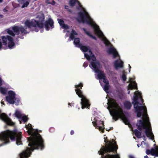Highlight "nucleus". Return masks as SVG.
<instances>
[{
  "label": "nucleus",
  "mask_w": 158,
  "mask_h": 158,
  "mask_svg": "<svg viewBox=\"0 0 158 158\" xmlns=\"http://www.w3.org/2000/svg\"><path fill=\"white\" fill-rule=\"evenodd\" d=\"M104 78V79H102L103 80V82L106 83V84H109V82L106 79V77H105Z\"/></svg>",
  "instance_id": "43"
},
{
  "label": "nucleus",
  "mask_w": 158,
  "mask_h": 158,
  "mask_svg": "<svg viewBox=\"0 0 158 158\" xmlns=\"http://www.w3.org/2000/svg\"><path fill=\"white\" fill-rule=\"evenodd\" d=\"M123 74L122 76V78L123 79V80L125 81L127 79V77L126 75V73L125 72V71L123 70Z\"/></svg>",
  "instance_id": "34"
},
{
  "label": "nucleus",
  "mask_w": 158,
  "mask_h": 158,
  "mask_svg": "<svg viewBox=\"0 0 158 158\" xmlns=\"http://www.w3.org/2000/svg\"><path fill=\"white\" fill-rule=\"evenodd\" d=\"M71 34H73V35H77V34L76 31L73 29H72V33Z\"/></svg>",
  "instance_id": "47"
},
{
  "label": "nucleus",
  "mask_w": 158,
  "mask_h": 158,
  "mask_svg": "<svg viewBox=\"0 0 158 158\" xmlns=\"http://www.w3.org/2000/svg\"><path fill=\"white\" fill-rule=\"evenodd\" d=\"M107 52L109 54H112L114 58H115L118 56H119L116 49L113 47L109 48Z\"/></svg>",
  "instance_id": "14"
},
{
  "label": "nucleus",
  "mask_w": 158,
  "mask_h": 158,
  "mask_svg": "<svg viewBox=\"0 0 158 158\" xmlns=\"http://www.w3.org/2000/svg\"><path fill=\"white\" fill-rule=\"evenodd\" d=\"M22 132L16 129L12 131L7 130L0 134V140L3 141L5 143H9V139L12 140H16V143L18 145L22 144Z\"/></svg>",
  "instance_id": "4"
},
{
  "label": "nucleus",
  "mask_w": 158,
  "mask_h": 158,
  "mask_svg": "<svg viewBox=\"0 0 158 158\" xmlns=\"http://www.w3.org/2000/svg\"><path fill=\"white\" fill-rule=\"evenodd\" d=\"M108 100L109 107L112 109L114 108L111 113L113 119L116 121L120 118L122 119L125 124H129V121L125 116L123 110L120 107L116 101L111 98H110Z\"/></svg>",
  "instance_id": "3"
},
{
  "label": "nucleus",
  "mask_w": 158,
  "mask_h": 158,
  "mask_svg": "<svg viewBox=\"0 0 158 158\" xmlns=\"http://www.w3.org/2000/svg\"><path fill=\"white\" fill-rule=\"evenodd\" d=\"M83 30L85 33L89 37L95 40H97V38L96 37L93 36L89 32L87 31L85 28H83Z\"/></svg>",
  "instance_id": "27"
},
{
  "label": "nucleus",
  "mask_w": 158,
  "mask_h": 158,
  "mask_svg": "<svg viewBox=\"0 0 158 158\" xmlns=\"http://www.w3.org/2000/svg\"><path fill=\"white\" fill-rule=\"evenodd\" d=\"M83 86V84L81 83H80L78 85H76L75 86V87L77 88L75 89V91L78 97L81 98V105L82 108L83 109L86 108L89 109L90 106L89 101L83 95L82 92L81 90L78 88H80V89H81Z\"/></svg>",
  "instance_id": "7"
},
{
  "label": "nucleus",
  "mask_w": 158,
  "mask_h": 158,
  "mask_svg": "<svg viewBox=\"0 0 158 158\" xmlns=\"http://www.w3.org/2000/svg\"><path fill=\"white\" fill-rule=\"evenodd\" d=\"M2 45H3L2 41V39L1 38V39H0V49L2 48Z\"/></svg>",
  "instance_id": "48"
},
{
  "label": "nucleus",
  "mask_w": 158,
  "mask_h": 158,
  "mask_svg": "<svg viewBox=\"0 0 158 158\" xmlns=\"http://www.w3.org/2000/svg\"><path fill=\"white\" fill-rule=\"evenodd\" d=\"M97 128L100 131H101L102 133H104L105 129L104 127H103L102 126H98V127Z\"/></svg>",
  "instance_id": "38"
},
{
  "label": "nucleus",
  "mask_w": 158,
  "mask_h": 158,
  "mask_svg": "<svg viewBox=\"0 0 158 158\" xmlns=\"http://www.w3.org/2000/svg\"><path fill=\"white\" fill-rule=\"evenodd\" d=\"M74 35L73 34H70L69 38L71 39V40H73L74 39Z\"/></svg>",
  "instance_id": "46"
},
{
  "label": "nucleus",
  "mask_w": 158,
  "mask_h": 158,
  "mask_svg": "<svg viewBox=\"0 0 158 158\" xmlns=\"http://www.w3.org/2000/svg\"><path fill=\"white\" fill-rule=\"evenodd\" d=\"M88 66V64L87 63L84 62L83 64V66L84 67H86Z\"/></svg>",
  "instance_id": "51"
},
{
  "label": "nucleus",
  "mask_w": 158,
  "mask_h": 158,
  "mask_svg": "<svg viewBox=\"0 0 158 158\" xmlns=\"http://www.w3.org/2000/svg\"><path fill=\"white\" fill-rule=\"evenodd\" d=\"M79 48H80L81 50L84 52H87L89 48L88 46H83L82 44Z\"/></svg>",
  "instance_id": "28"
},
{
  "label": "nucleus",
  "mask_w": 158,
  "mask_h": 158,
  "mask_svg": "<svg viewBox=\"0 0 158 158\" xmlns=\"http://www.w3.org/2000/svg\"><path fill=\"white\" fill-rule=\"evenodd\" d=\"M90 64L92 67L94 68L95 72L98 71L99 67L100 66V63L98 61H92L90 63Z\"/></svg>",
  "instance_id": "16"
},
{
  "label": "nucleus",
  "mask_w": 158,
  "mask_h": 158,
  "mask_svg": "<svg viewBox=\"0 0 158 158\" xmlns=\"http://www.w3.org/2000/svg\"><path fill=\"white\" fill-rule=\"evenodd\" d=\"M3 11L4 12H7L8 11V10H6V9H3Z\"/></svg>",
  "instance_id": "57"
},
{
  "label": "nucleus",
  "mask_w": 158,
  "mask_h": 158,
  "mask_svg": "<svg viewBox=\"0 0 158 158\" xmlns=\"http://www.w3.org/2000/svg\"><path fill=\"white\" fill-rule=\"evenodd\" d=\"M137 146H138V148H139V144H137Z\"/></svg>",
  "instance_id": "64"
},
{
  "label": "nucleus",
  "mask_w": 158,
  "mask_h": 158,
  "mask_svg": "<svg viewBox=\"0 0 158 158\" xmlns=\"http://www.w3.org/2000/svg\"><path fill=\"white\" fill-rule=\"evenodd\" d=\"M113 127H111L110 128V129H109L108 130H107V129H106V130L108 131H109L110 130H112L113 129Z\"/></svg>",
  "instance_id": "55"
},
{
  "label": "nucleus",
  "mask_w": 158,
  "mask_h": 158,
  "mask_svg": "<svg viewBox=\"0 0 158 158\" xmlns=\"http://www.w3.org/2000/svg\"><path fill=\"white\" fill-rule=\"evenodd\" d=\"M15 104L16 105H18L19 104V100L18 98H15Z\"/></svg>",
  "instance_id": "42"
},
{
  "label": "nucleus",
  "mask_w": 158,
  "mask_h": 158,
  "mask_svg": "<svg viewBox=\"0 0 158 158\" xmlns=\"http://www.w3.org/2000/svg\"><path fill=\"white\" fill-rule=\"evenodd\" d=\"M109 84H106L104 87V91L106 93H107V91L109 89Z\"/></svg>",
  "instance_id": "36"
},
{
  "label": "nucleus",
  "mask_w": 158,
  "mask_h": 158,
  "mask_svg": "<svg viewBox=\"0 0 158 158\" xmlns=\"http://www.w3.org/2000/svg\"><path fill=\"white\" fill-rule=\"evenodd\" d=\"M107 137H106L104 141L106 143H109L106 144L104 147H103L101 148L100 150L98 152L99 155H103L105 153H110L111 152H115L117 153L118 146L116 144V142H114V139H112V142L110 141L107 140Z\"/></svg>",
  "instance_id": "6"
},
{
  "label": "nucleus",
  "mask_w": 158,
  "mask_h": 158,
  "mask_svg": "<svg viewBox=\"0 0 158 158\" xmlns=\"http://www.w3.org/2000/svg\"><path fill=\"white\" fill-rule=\"evenodd\" d=\"M84 56H85V57L86 58V59L88 60H89L91 59L92 56H89L87 53H85L84 54Z\"/></svg>",
  "instance_id": "39"
},
{
  "label": "nucleus",
  "mask_w": 158,
  "mask_h": 158,
  "mask_svg": "<svg viewBox=\"0 0 158 158\" xmlns=\"http://www.w3.org/2000/svg\"><path fill=\"white\" fill-rule=\"evenodd\" d=\"M130 158H134L132 156H130Z\"/></svg>",
  "instance_id": "61"
},
{
  "label": "nucleus",
  "mask_w": 158,
  "mask_h": 158,
  "mask_svg": "<svg viewBox=\"0 0 158 158\" xmlns=\"http://www.w3.org/2000/svg\"><path fill=\"white\" fill-rule=\"evenodd\" d=\"M2 39L3 45L6 46L8 41V47L10 49H12L15 45L13 39L10 36L8 35L2 36L1 37Z\"/></svg>",
  "instance_id": "9"
},
{
  "label": "nucleus",
  "mask_w": 158,
  "mask_h": 158,
  "mask_svg": "<svg viewBox=\"0 0 158 158\" xmlns=\"http://www.w3.org/2000/svg\"><path fill=\"white\" fill-rule=\"evenodd\" d=\"M92 123L94 126L96 128H97L98 127V123L95 121H93Z\"/></svg>",
  "instance_id": "44"
},
{
  "label": "nucleus",
  "mask_w": 158,
  "mask_h": 158,
  "mask_svg": "<svg viewBox=\"0 0 158 158\" xmlns=\"http://www.w3.org/2000/svg\"><path fill=\"white\" fill-rule=\"evenodd\" d=\"M134 133L135 136L138 138H141L142 137L141 132L137 129H135Z\"/></svg>",
  "instance_id": "26"
},
{
  "label": "nucleus",
  "mask_w": 158,
  "mask_h": 158,
  "mask_svg": "<svg viewBox=\"0 0 158 158\" xmlns=\"http://www.w3.org/2000/svg\"><path fill=\"white\" fill-rule=\"evenodd\" d=\"M3 17V16L2 15H0V18H2Z\"/></svg>",
  "instance_id": "58"
},
{
  "label": "nucleus",
  "mask_w": 158,
  "mask_h": 158,
  "mask_svg": "<svg viewBox=\"0 0 158 158\" xmlns=\"http://www.w3.org/2000/svg\"><path fill=\"white\" fill-rule=\"evenodd\" d=\"M123 63L122 61L118 62V60H117L114 62V66L116 69L118 68H122L123 66Z\"/></svg>",
  "instance_id": "18"
},
{
  "label": "nucleus",
  "mask_w": 158,
  "mask_h": 158,
  "mask_svg": "<svg viewBox=\"0 0 158 158\" xmlns=\"http://www.w3.org/2000/svg\"><path fill=\"white\" fill-rule=\"evenodd\" d=\"M77 0H70L69 4L70 6H73L75 5L76 2Z\"/></svg>",
  "instance_id": "35"
},
{
  "label": "nucleus",
  "mask_w": 158,
  "mask_h": 158,
  "mask_svg": "<svg viewBox=\"0 0 158 158\" xmlns=\"http://www.w3.org/2000/svg\"><path fill=\"white\" fill-rule=\"evenodd\" d=\"M2 111L0 110V119L4 121L8 125L13 126L15 123L11 121L7 115L5 113H1Z\"/></svg>",
  "instance_id": "10"
},
{
  "label": "nucleus",
  "mask_w": 158,
  "mask_h": 158,
  "mask_svg": "<svg viewBox=\"0 0 158 158\" xmlns=\"http://www.w3.org/2000/svg\"><path fill=\"white\" fill-rule=\"evenodd\" d=\"M2 80L1 78H0V86L2 85Z\"/></svg>",
  "instance_id": "54"
},
{
  "label": "nucleus",
  "mask_w": 158,
  "mask_h": 158,
  "mask_svg": "<svg viewBox=\"0 0 158 158\" xmlns=\"http://www.w3.org/2000/svg\"><path fill=\"white\" fill-rule=\"evenodd\" d=\"M15 116L18 118H20L22 117V115L20 112L16 110L15 113Z\"/></svg>",
  "instance_id": "32"
},
{
  "label": "nucleus",
  "mask_w": 158,
  "mask_h": 158,
  "mask_svg": "<svg viewBox=\"0 0 158 158\" xmlns=\"http://www.w3.org/2000/svg\"><path fill=\"white\" fill-rule=\"evenodd\" d=\"M44 15L43 14L41 15L39 17V21H36L33 19L31 20L27 19L24 22L25 26L29 29H32L33 31L36 32H38L39 29L42 28L44 26V24L42 22L44 21Z\"/></svg>",
  "instance_id": "5"
},
{
  "label": "nucleus",
  "mask_w": 158,
  "mask_h": 158,
  "mask_svg": "<svg viewBox=\"0 0 158 158\" xmlns=\"http://www.w3.org/2000/svg\"><path fill=\"white\" fill-rule=\"evenodd\" d=\"M96 73H98V76L100 79H104V78L106 77L105 74L102 71L99 70Z\"/></svg>",
  "instance_id": "19"
},
{
  "label": "nucleus",
  "mask_w": 158,
  "mask_h": 158,
  "mask_svg": "<svg viewBox=\"0 0 158 158\" xmlns=\"http://www.w3.org/2000/svg\"><path fill=\"white\" fill-rule=\"evenodd\" d=\"M136 95H135L134 96L133 98V99L132 102L133 101V99H134V97L135 96H136ZM137 96H138V102H139V103L141 104V105H140L139 104H138V106H145L144 103H143V102H144V100H143V99L142 98V96H141L140 95L139 97V96L138 95H137Z\"/></svg>",
  "instance_id": "22"
},
{
  "label": "nucleus",
  "mask_w": 158,
  "mask_h": 158,
  "mask_svg": "<svg viewBox=\"0 0 158 158\" xmlns=\"http://www.w3.org/2000/svg\"><path fill=\"white\" fill-rule=\"evenodd\" d=\"M54 22L53 20L51 18H49L48 20L45 21L44 25L45 26L46 30L47 31H49L50 29V27L52 28L54 27L53 25Z\"/></svg>",
  "instance_id": "13"
},
{
  "label": "nucleus",
  "mask_w": 158,
  "mask_h": 158,
  "mask_svg": "<svg viewBox=\"0 0 158 158\" xmlns=\"http://www.w3.org/2000/svg\"><path fill=\"white\" fill-rule=\"evenodd\" d=\"M130 91H128V94H130Z\"/></svg>",
  "instance_id": "63"
},
{
  "label": "nucleus",
  "mask_w": 158,
  "mask_h": 158,
  "mask_svg": "<svg viewBox=\"0 0 158 158\" xmlns=\"http://www.w3.org/2000/svg\"><path fill=\"white\" fill-rule=\"evenodd\" d=\"M79 19L78 21L83 23H86L91 27H94L95 22L86 11L80 12L78 13Z\"/></svg>",
  "instance_id": "8"
},
{
  "label": "nucleus",
  "mask_w": 158,
  "mask_h": 158,
  "mask_svg": "<svg viewBox=\"0 0 158 158\" xmlns=\"http://www.w3.org/2000/svg\"><path fill=\"white\" fill-rule=\"evenodd\" d=\"M80 39L79 38H76L74 39L73 43L77 47H79L81 44L80 43Z\"/></svg>",
  "instance_id": "24"
},
{
  "label": "nucleus",
  "mask_w": 158,
  "mask_h": 158,
  "mask_svg": "<svg viewBox=\"0 0 158 158\" xmlns=\"http://www.w3.org/2000/svg\"><path fill=\"white\" fill-rule=\"evenodd\" d=\"M138 96H135L134 98L132 104L134 105L135 109V113L137 114V117H141V119L137 121L136 125L138 129L141 131L143 129H145V133L146 136L150 139L154 140V136L152 131L151 124L149 122V118L147 113V109L146 106H138V104L141 105L138 101Z\"/></svg>",
  "instance_id": "1"
},
{
  "label": "nucleus",
  "mask_w": 158,
  "mask_h": 158,
  "mask_svg": "<svg viewBox=\"0 0 158 158\" xmlns=\"http://www.w3.org/2000/svg\"><path fill=\"white\" fill-rule=\"evenodd\" d=\"M89 52H90L91 54H92V52L91 50H89Z\"/></svg>",
  "instance_id": "62"
},
{
  "label": "nucleus",
  "mask_w": 158,
  "mask_h": 158,
  "mask_svg": "<svg viewBox=\"0 0 158 158\" xmlns=\"http://www.w3.org/2000/svg\"><path fill=\"white\" fill-rule=\"evenodd\" d=\"M7 32L8 34L13 37H14L15 35V34L12 30H7Z\"/></svg>",
  "instance_id": "37"
},
{
  "label": "nucleus",
  "mask_w": 158,
  "mask_h": 158,
  "mask_svg": "<svg viewBox=\"0 0 158 158\" xmlns=\"http://www.w3.org/2000/svg\"><path fill=\"white\" fill-rule=\"evenodd\" d=\"M137 89V85L135 81H134L133 83L130 84L128 86V90H132L133 89Z\"/></svg>",
  "instance_id": "20"
},
{
  "label": "nucleus",
  "mask_w": 158,
  "mask_h": 158,
  "mask_svg": "<svg viewBox=\"0 0 158 158\" xmlns=\"http://www.w3.org/2000/svg\"><path fill=\"white\" fill-rule=\"evenodd\" d=\"M58 21L60 26L64 29L68 28V26L64 24V21L62 19H58Z\"/></svg>",
  "instance_id": "23"
},
{
  "label": "nucleus",
  "mask_w": 158,
  "mask_h": 158,
  "mask_svg": "<svg viewBox=\"0 0 158 158\" xmlns=\"http://www.w3.org/2000/svg\"><path fill=\"white\" fill-rule=\"evenodd\" d=\"M129 72H130V70H131L130 69H131V66H130V65L129 64Z\"/></svg>",
  "instance_id": "56"
},
{
  "label": "nucleus",
  "mask_w": 158,
  "mask_h": 158,
  "mask_svg": "<svg viewBox=\"0 0 158 158\" xmlns=\"http://www.w3.org/2000/svg\"><path fill=\"white\" fill-rule=\"evenodd\" d=\"M21 118H22V120L24 122V123L27 122L28 120V118L27 116L25 115H24L23 116H22Z\"/></svg>",
  "instance_id": "33"
},
{
  "label": "nucleus",
  "mask_w": 158,
  "mask_h": 158,
  "mask_svg": "<svg viewBox=\"0 0 158 158\" xmlns=\"http://www.w3.org/2000/svg\"><path fill=\"white\" fill-rule=\"evenodd\" d=\"M26 28L25 29L23 26L19 27V32L20 31L21 34L22 35H24L28 33L26 30Z\"/></svg>",
  "instance_id": "25"
},
{
  "label": "nucleus",
  "mask_w": 158,
  "mask_h": 158,
  "mask_svg": "<svg viewBox=\"0 0 158 158\" xmlns=\"http://www.w3.org/2000/svg\"><path fill=\"white\" fill-rule=\"evenodd\" d=\"M25 127L27 130V132L31 135L28 138L27 141L29 143L28 145L30 148L27 147V149L20 154V158H27L30 155L31 151H33L35 149L42 150L44 147V141L41 135L38 133V130L33 132L32 126L30 123L26 125Z\"/></svg>",
  "instance_id": "2"
},
{
  "label": "nucleus",
  "mask_w": 158,
  "mask_h": 158,
  "mask_svg": "<svg viewBox=\"0 0 158 158\" xmlns=\"http://www.w3.org/2000/svg\"><path fill=\"white\" fill-rule=\"evenodd\" d=\"M143 140H144V141H146V138L145 137V136L143 135Z\"/></svg>",
  "instance_id": "53"
},
{
  "label": "nucleus",
  "mask_w": 158,
  "mask_h": 158,
  "mask_svg": "<svg viewBox=\"0 0 158 158\" xmlns=\"http://www.w3.org/2000/svg\"><path fill=\"white\" fill-rule=\"evenodd\" d=\"M0 90L1 93L3 94H6L7 92V89L6 88L1 87L0 88Z\"/></svg>",
  "instance_id": "31"
},
{
  "label": "nucleus",
  "mask_w": 158,
  "mask_h": 158,
  "mask_svg": "<svg viewBox=\"0 0 158 158\" xmlns=\"http://www.w3.org/2000/svg\"><path fill=\"white\" fill-rule=\"evenodd\" d=\"M8 95L6 97V99L7 102L10 104H14L15 102V94L14 92L10 90L8 92Z\"/></svg>",
  "instance_id": "11"
},
{
  "label": "nucleus",
  "mask_w": 158,
  "mask_h": 158,
  "mask_svg": "<svg viewBox=\"0 0 158 158\" xmlns=\"http://www.w3.org/2000/svg\"><path fill=\"white\" fill-rule=\"evenodd\" d=\"M74 131L73 130H71L70 131V134L71 135H72L74 134Z\"/></svg>",
  "instance_id": "52"
},
{
  "label": "nucleus",
  "mask_w": 158,
  "mask_h": 158,
  "mask_svg": "<svg viewBox=\"0 0 158 158\" xmlns=\"http://www.w3.org/2000/svg\"><path fill=\"white\" fill-rule=\"evenodd\" d=\"M19 27L15 26L12 27V29L14 32L15 33L16 35H19Z\"/></svg>",
  "instance_id": "29"
},
{
  "label": "nucleus",
  "mask_w": 158,
  "mask_h": 158,
  "mask_svg": "<svg viewBox=\"0 0 158 158\" xmlns=\"http://www.w3.org/2000/svg\"><path fill=\"white\" fill-rule=\"evenodd\" d=\"M49 0H47V3L48 4H51L52 5H54L55 4L56 2L54 0H52L51 2L49 1Z\"/></svg>",
  "instance_id": "41"
},
{
  "label": "nucleus",
  "mask_w": 158,
  "mask_h": 158,
  "mask_svg": "<svg viewBox=\"0 0 158 158\" xmlns=\"http://www.w3.org/2000/svg\"><path fill=\"white\" fill-rule=\"evenodd\" d=\"M54 131V128H53V127L50 128L49 129V131L51 132H53Z\"/></svg>",
  "instance_id": "50"
},
{
  "label": "nucleus",
  "mask_w": 158,
  "mask_h": 158,
  "mask_svg": "<svg viewBox=\"0 0 158 158\" xmlns=\"http://www.w3.org/2000/svg\"><path fill=\"white\" fill-rule=\"evenodd\" d=\"M69 6H65V9H67Z\"/></svg>",
  "instance_id": "59"
},
{
  "label": "nucleus",
  "mask_w": 158,
  "mask_h": 158,
  "mask_svg": "<svg viewBox=\"0 0 158 158\" xmlns=\"http://www.w3.org/2000/svg\"><path fill=\"white\" fill-rule=\"evenodd\" d=\"M104 43L105 44L106 46H109L110 44V42L107 40L106 38H105L104 40Z\"/></svg>",
  "instance_id": "40"
},
{
  "label": "nucleus",
  "mask_w": 158,
  "mask_h": 158,
  "mask_svg": "<svg viewBox=\"0 0 158 158\" xmlns=\"http://www.w3.org/2000/svg\"><path fill=\"white\" fill-rule=\"evenodd\" d=\"M123 105L125 108L127 110H130L132 106L131 102L128 101H125L123 103Z\"/></svg>",
  "instance_id": "21"
},
{
  "label": "nucleus",
  "mask_w": 158,
  "mask_h": 158,
  "mask_svg": "<svg viewBox=\"0 0 158 158\" xmlns=\"http://www.w3.org/2000/svg\"><path fill=\"white\" fill-rule=\"evenodd\" d=\"M20 4H22V8L27 7L29 5L30 0H17Z\"/></svg>",
  "instance_id": "17"
},
{
  "label": "nucleus",
  "mask_w": 158,
  "mask_h": 158,
  "mask_svg": "<svg viewBox=\"0 0 158 158\" xmlns=\"http://www.w3.org/2000/svg\"><path fill=\"white\" fill-rule=\"evenodd\" d=\"M105 158H120L118 155H110L107 154L105 156Z\"/></svg>",
  "instance_id": "30"
},
{
  "label": "nucleus",
  "mask_w": 158,
  "mask_h": 158,
  "mask_svg": "<svg viewBox=\"0 0 158 158\" xmlns=\"http://www.w3.org/2000/svg\"><path fill=\"white\" fill-rule=\"evenodd\" d=\"M94 31L95 34L97 35L98 37L101 38L104 36L102 32L100 30L98 27H94Z\"/></svg>",
  "instance_id": "15"
},
{
  "label": "nucleus",
  "mask_w": 158,
  "mask_h": 158,
  "mask_svg": "<svg viewBox=\"0 0 158 158\" xmlns=\"http://www.w3.org/2000/svg\"><path fill=\"white\" fill-rule=\"evenodd\" d=\"M101 124H102V126H104V122L103 121H99L98 122V125H100Z\"/></svg>",
  "instance_id": "45"
},
{
  "label": "nucleus",
  "mask_w": 158,
  "mask_h": 158,
  "mask_svg": "<svg viewBox=\"0 0 158 158\" xmlns=\"http://www.w3.org/2000/svg\"><path fill=\"white\" fill-rule=\"evenodd\" d=\"M144 158H148V156H145L144 157Z\"/></svg>",
  "instance_id": "60"
},
{
  "label": "nucleus",
  "mask_w": 158,
  "mask_h": 158,
  "mask_svg": "<svg viewBox=\"0 0 158 158\" xmlns=\"http://www.w3.org/2000/svg\"><path fill=\"white\" fill-rule=\"evenodd\" d=\"M91 59L92 60L94 61H95L96 60V58L94 55H92Z\"/></svg>",
  "instance_id": "49"
},
{
  "label": "nucleus",
  "mask_w": 158,
  "mask_h": 158,
  "mask_svg": "<svg viewBox=\"0 0 158 158\" xmlns=\"http://www.w3.org/2000/svg\"><path fill=\"white\" fill-rule=\"evenodd\" d=\"M146 153L147 155L151 154L152 156L158 157V146H156L154 148H152L151 150L149 149H146Z\"/></svg>",
  "instance_id": "12"
}]
</instances>
